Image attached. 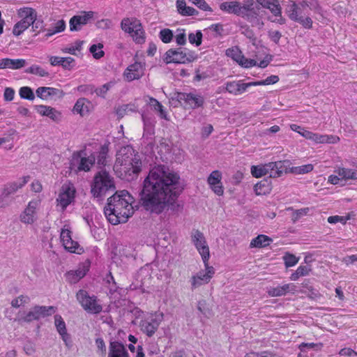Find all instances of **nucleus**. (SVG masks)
Instances as JSON below:
<instances>
[{
  "instance_id": "f257e3e1",
  "label": "nucleus",
  "mask_w": 357,
  "mask_h": 357,
  "mask_svg": "<svg viewBox=\"0 0 357 357\" xmlns=\"http://www.w3.org/2000/svg\"><path fill=\"white\" fill-rule=\"evenodd\" d=\"M183 190L179 174L169 167L159 165L153 167L143 182L140 202L145 210L155 214L174 206Z\"/></svg>"
},
{
  "instance_id": "f03ea898",
  "label": "nucleus",
  "mask_w": 357,
  "mask_h": 357,
  "mask_svg": "<svg viewBox=\"0 0 357 357\" xmlns=\"http://www.w3.org/2000/svg\"><path fill=\"white\" fill-rule=\"evenodd\" d=\"M132 203L133 197L127 190L116 192L108 198L104 208L108 221L114 225L127 222L134 213Z\"/></svg>"
},
{
  "instance_id": "7ed1b4c3",
  "label": "nucleus",
  "mask_w": 357,
  "mask_h": 357,
  "mask_svg": "<svg viewBox=\"0 0 357 357\" xmlns=\"http://www.w3.org/2000/svg\"><path fill=\"white\" fill-rule=\"evenodd\" d=\"M142 167L141 156L131 146H123L117 152L114 169L119 177L128 181L136 179Z\"/></svg>"
},
{
  "instance_id": "20e7f679",
  "label": "nucleus",
  "mask_w": 357,
  "mask_h": 357,
  "mask_svg": "<svg viewBox=\"0 0 357 357\" xmlns=\"http://www.w3.org/2000/svg\"><path fill=\"white\" fill-rule=\"evenodd\" d=\"M114 190V178L107 172L101 170L96 174L91 184V193L93 197L102 199L107 192Z\"/></svg>"
},
{
  "instance_id": "39448f33",
  "label": "nucleus",
  "mask_w": 357,
  "mask_h": 357,
  "mask_svg": "<svg viewBox=\"0 0 357 357\" xmlns=\"http://www.w3.org/2000/svg\"><path fill=\"white\" fill-rule=\"evenodd\" d=\"M56 308L54 306L34 305L27 312H18L15 321L20 324L31 323L38 321L56 312Z\"/></svg>"
},
{
  "instance_id": "423d86ee",
  "label": "nucleus",
  "mask_w": 357,
  "mask_h": 357,
  "mask_svg": "<svg viewBox=\"0 0 357 357\" xmlns=\"http://www.w3.org/2000/svg\"><path fill=\"white\" fill-rule=\"evenodd\" d=\"M195 53L187 49L178 47L168 50L164 55V62L167 64L171 63H186L195 60Z\"/></svg>"
},
{
  "instance_id": "0eeeda50",
  "label": "nucleus",
  "mask_w": 357,
  "mask_h": 357,
  "mask_svg": "<svg viewBox=\"0 0 357 357\" xmlns=\"http://www.w3.org/2000/svg\"><path fill=\"white\" fill-rule=\"evenodd\" d=\"M18 15L22 20L16 23L13 27V33L20 36L36 20V12L31 8H23L18 10Z\"/></svg>"
},
{
  "instance_id": "6e6552de",
  "label": "nucleus",
  "mask_w": 357,
  "mask_h": 357,
  "mask_svg": "<svg viewBox=\"0 0 357 357\" xmlns=\"http://www.w3.org/2000/svg\"><path fill=\"white\" fill-rule=\"evenodd\" d=\"M121 27L126 33H128L136 43L142 44L144 42V31L139 20L124 18L121 21Z\"/></svg>"
},
{
  "instance_id": "1a4fd4ad",
  "label": "nucleus",
  "mask_w": 357,
  "mask_h": 357,
  "mask_svg": "<svg viewBox=\"0 0 357 357\" xmlns=\"http://www.w3.org/2000/svg\"><path fill=\"white\" fill-rule=\"evenodd\" d=\"M77 299L88 313L98 314L102 310V307L98 303L95 296H89L85 290L80 289L76 295Z\"/></svg>"
},
{
  "instance_id": "9d476101",
  "label": "nucleus",
  "mask_w": 357,
  "mask_h": 357,
  "mask_svg": "<svg viewBox=\"0 0 357 357\" xmlns=\"http://www.w3.org/2000/svg\"><path fill=\"white\" fill-rule=\"evenodd\" d=\"M176 99L185 109H191L203 107L205 102L201 94L194 93H178Z\"/></svg>"
},
{
  "instance_id": "9b49d317",
  "label": "nucleus",
  "mask_w": 357,
  "mask_h": 357,
  "mask_svg": "<svg viewBox=\"0 0 357 357\" xmlns=\"http://www.w3.org/2000/svg\"><path fill=\"white\" fill-rule=\"evenodd\" d=\"M82 151L74 153L70 161V168L75 172H88L94 165L96 157L93 155L85 157L82 156Z\"/></svg>"
},
{
  "instance_id": "f8f14e48",
  "label": "nucleus",
  "mask_w": 357,
  "mask_h": 357,
  "mask_svg": "<svg viewBox=\"0 0 357 357\" xmlns=\"http://www.w3.org/2000/svg\"><path fill=\"white\" fill-rule=\"evenodd\" d=\"M204 264L205 270L199 271L196 275L191 278L190 282L192 290L204 284H208L215 274V269L213 266L208 265V261L204 262Z\"/></svg>"
},
{
  "instance_id": "ddd939ff",
  "label": "nucleus",
  "mask_w": 357,
  "mask_h": 357,
  "mask_svg": "<svg viewBox=\"0 0 357 357\" xmlns=\"http://www.w3.org/2000/svg\"><path fill=\"white\" fill-rule=\"evenodd\" d=\"M192 242L202 256L203 262L209 260L210 251L206 241L202 232L194 230L191 234Z\"/></svg>"
},
{
  "instance_id": "4468645a",
  "label": "nucleus",
  "mask_w": 357,
  "mask_h": 357,
  "mask_svg": "<svg viewBox=\"0 0 357 357\" xmlns=\"http://www.w3.org/2000/svg\"><path fill=\"white\" fill-rule=\"evenodd\" d=\"M162 319V313L151 315V317L141 321V331L149 337L153 336L155 331L158 330Z\"/></svg>"
},
{
  "instance_id": "2eb2a0df",
  "label": "nucleus",
  "mask_w": 357,
  "mask_h": 357,
  "mask_svg": "<svg viewBox=\"0 0 357 357\" xmlns=\"http://www.w3.org/2000/svg\"><path fill=\"white\" fill-rule=\"evenodd\" d=\"M75 192V188L73 185H63L61 187L56 202L63 211L74 201Z\"/></svg>"
},
{
  "instance_id": "dca6fc26",
  "label": "nucleus",
  "mask_w": 357,
  "mask_h": 357,
  "mask_svg": "<svg viewBox=\"0 0 357 357\" xmlns=\"http://www.w3.org/2000/svg\"><path fill=\"white\" fill-rule=\"evenodd\" d=\"M40 204V202L38 199L30 201L20 215V221L24 224H33L36 220V210Z\"/></svg>"
},
{
  "instance_id": "f3484780",
  "label": "nucleus",
  "mask_w": 357,
  "mask_h": 357,
  "mask_svg": "<svg viewBox=\"0 0 357 357\" xmlns=\"http://www.w3.org/2000/svg\"><path fill=\"white\" fill-rule=\"evenodd\" d=\"M90 263L85 262L79 264L76 270L68 271L65 276L66 280L70 284H75L83 278L89 271Z\"/></svg>"
},
{
  "instance_id": "a211bd4d",
  "label": "nucleus",
  "mask_w": 357,
  "mask_h": 357,
  "mask_svg": "<svg viewBox=\"0 0 357 357\" xmlns=\"http://www.w3.org/2000/svg\"><path fill=\"white\" fill-rule=\"evenodd\" d=\"M302 136L305 139H310L316 143L335 144L340 140V138L335 135H320L303 130Z\"/></svg>"
},
{
  "instance_id": "6ab92c4d",
  "label": "nucleus",
  "mask_w": 357,
  "mask_h": 357,
  "mask_svg": "<svg viewBox=\"0 0 357 357\" xmlns=\"http://www.w3.org/2000/svg\"><path fill=\"white\" fill-rule=\"evenodd\" d=\"M250 86H253L252 82L245 83L243 80H238L225 83L226 91L234 96L243 94Z\"/></svg>"
},
{
  "instance_id": "aec40b11",
  "label": "nucleus",
  "mask_w": 357,
  "mask_h": 357,
  "mask_svg": "<svg viewBox=\"0 0 357 357\" xmlns=\"http://www.w3.org/2000/svg\"><path fill=\"white\" fill-rule=\"evenodd\" d=\"M222 173L218 170L213 171L207 178V182L211 190L218 196L224 193V188L221 182Z\"/></svg>"
},
{
  "instance_id": "412c9836",
  "label": "nucleus",
  "mask_w": 357,
  "mask_h": 357,
  "mask_svg": "<svg viewBox=\"0 0 357 357\" xmlns=\"http://www.w3.org/2000/svg\"><path fill=\"white\" fill-rule=\"evenodd\" d=\"M93 17V12H84L82 15H75L69 22L70 30L71 31H77L81 30L82 26L88 23Z\"/></svg>"
},
{
  "instance_id": "4be33fe9",
  "label": "nucleus",
  "mask_w": 357,
  "mask_h": 357,
  "mask_svg": "<svg viewBox=\"0 0 357 357\" xmlns=\"http://www.w3.org/2000/svg\"><path fill=\"white\" fill-rule=\"evenodd\" d=\"M143 66L141 63L135 62L130 65L124 72L126 80L131 82L139 79L143 75Z\"/></svg>"
},
{
  "instance_id": "5701e85b",
  "label": "nucleus",
  "mask_w": 357,
  "mask_h": 357,
  "mask_svg": "<svg viewBox=\"0 0 357 357\" xmlns=\"http://www.w3.org/2000/svg\"><path fill=\"white\" fill-rule=\"evenodd\" d=\"M30 176H26L22 177V182H10L6 184L3 188L1 196L7 197L15 194L19 189L22 188L29 181Z\"/></svg>"
},
{
  "instance_id": "b1692460",
  "label": "nucleus",
  "mask_w": 357,
  "mask_h": 357,
  "mask_svg": "<svg viewBox=\"0 0 357 357\" xmlns=\"http://www.w3.org/2000/svg\"><path fill=\"white\" fill-rule=\"evenodd\" d=\"M267 176L269 178H278L285 171L284 162H271L266 164Z\"/></svg>"
},
{
  "instance_id": "393cba45",
  "label": "nucleus",
  "mask_w": 357,
  "mask_h": 357,
  "mask_svg": "<svg viewBox=\"0 0 357 357\" xmlns=\"http://www.w3.org/2000/svg\"><path fill=\"white\" fill-rule=\"evenodd\" d=\"M296 291V286L294 284H285L275 287H271L268 289L267 293L270 296L279 297L286 295L289 292L294 293Z\"/></svg>"
},
{
  "instance_id": "a878e982",
  "label": "nucleus",
  "mask_w": 357,
  "mask_h": 357,
  "mask_svg": "<svg viewBox=\"0 0 357 357\" xmlns=\"http://www.w3.org/2000/svg\"><path fill=\"white\" fill-rule=\"evenodd\" d=\"M107 357H130L124 345L118 341L110 342Z\"/></svg>"
},
{
  "instance_id": "bb28decb",
  "label": "nucleus",
  "mask_w": 357,
  "mask_h": 357,
  "mask_svg": "<svg viewBox=\"0 0 357 357\" xmlns=\"http://www.w3.org/2000/svg\"><path fill=\"white\" fill-rule=\"evenodd\" d=\"M50 64L53 66H61L65 70H70L75 66V59L72 57H59L51 56L49 57Z\"/></svg>"
},
{
  "instance_id": "cd10ccee",
  "label": "nucleus",
  "mask_w": 357,
  "mask_h": 357,
  "mask_svg": "<svg viewBox=\"0 0 357 357\" xmlns=\"http://www.w3.org/2000/svg\"><path fill=\"white\" fill-rule=\"evenodd\" d=\"M36 109L40 115L47 116L54 121H59L61 120V113L52 107L42 105H36Z\"/></svg>"
},
{
  "instance_id": "c85d7f7f",
  "label": "nucleus",
  "mask_w": 357,
  "mask_h": 357,
  "mask_svg": "<svg viewBox=\"0 0 357 357\" xmlns=\"http://www.w3.org/2000/svg\"><path fill=\"white\" fill-rule=\"evenodd\" d=\"M91 108V102L84 98H81L77 100L74 106V111L83 116L89 114Z\"/></svg>"
},
{
  "instance_id": "c756f323",
  "label": "nucleus",
  "mask_w": 357,
  "mask_h": 357,
  "mask_svg": "<svg viewBox=\"0 0 357 357\" xmlns=\"http://www.w3.org/2000/svg\"><path fill=\"white\" fill-rule=\"evenodd\" d=\"M220 8L222 11L233 13L238 16H240L241 14L240 3L238 1L223 2L220 5Z\"/></svg>"
},
{
  "instance_id": "7c9ffc66",
  "label": "nucleus",
  "mask_w": 357,
  "mask_h": 357,
  "mask_svg": "<svg viewBox=\"0 0 357 357\" xmlns=\"http://www.w3.org/2000/svg\"><path fill=\"white\" fill-rule=\"evenodd\" d=\"M54 323L56 330L61 335L62 340L66 342V340L69 339V335L67 333L66 324L61 315L56 314L54 316Z\"/></svg>"
},
{
  "instance_id": "2f4dec72",
  "label": "nucleus",
  "mask_w": 357,
  "mask_h": 357,
  "mask_svg": "<svg viewBox=\"0 0 357 357\" xmlns=\"http://www.w3.org/2000/svg\"><path fill=\"white\" fill-rule=\"evenodd\" d=\"M59 91V90L55 88L40 86L36 89V93L38 98L47 100L50 97L57 95Z\"/></svg>"
},
{
  "instance_id": "473e14b6",
  "label": "nucleus",
  "mask_w": 357,
  "mask_h": 357,
  "mask_svg": "<svg viewBox=\"0 0 357 357\" xmlns=\"http://www.w3.org/2000/svg\"><path fill=\"white\" fill-rule=\"evenodd\" d=\"M335 172L342 178L344 180H356L357 181V170L347 169L344 167H338L335 170Z\"/></svg>"
},
{
  "instance_id": "72a5a7b5",
  "label": "nucleus",
  "mask_w": 357,
  "mask_h": 357,
  "mask_svg": "<svg viewBox=\"0 0 357 357\" xmlns=\"http://www.w3.org/2000/svg\"><path fill=\"white\" fill-rule=\"evenodd\" d=\"M294 10L290 15H289V17L295 22L300 23L304 28L305 29H311L312 27V20L310 17H298L297 13V10L294 7Z\"/></svg>"
},
{
  "instance_id": "f704fd0d",
  "label": "nucleus",
  "mask_w": 357,
  "mask_h": 357,
  "mask_svg": "<svg viewBox=\"0 0 357 357\" xmlns=\"http://www.w3.org/2000/svg\"><path fill=\"white\" fill-rule=\"evenodd\" d=\"M272 242V239L268 236L259 234L253 238L250 244V248H264Z\"/></svg>"
},
{
  "instance_id": "c9c22d12",
  "label": "nucleus",
  "mask_w": 357,
  "mask_h": 357,
  "mask_svg": "<svg viewBox=\"0 0 357 357\" xmlns=\"http://www.w3.org/2000/svg\"><path fill=\"white\" fill-rule=\"evenodd\" d=\"M271 190V183L266 179L258 182L255 185V192L257 195L268 194L270 192Z\"/></svg>"
},
{
  "instance_id": "e433bc0d",
  "label": "nucleus",
  "mask_w": 357,
  "mask_h": 357,
  "mask_svg": "<svg viewBox=\"0 0 357 357\" xmlns=\"http://www.w3.org/2000/svg\"><path fill=\"white\" fill-rule=\"evenodd\" d=\"M226 55L229 57H231L238 64L240 63V61L243 59V55L241 54V52L237 47H234L227 50Z\"/></svg>"
},
{
  "instance_id": "4c0bfd02",
  "label": "nucleus",
  "mask_w": 357,
  "mask_h": 357,
  "mask_svg": "<svg viewBox=\"0 0 357 357\" xmlns=\"http://www.w3.org/2000/svg\"><path fill=\"white\" fill-rule=\"evenodd\" d=\"M25 72L26 73L38 75L40 77H47L49 76V73L46 71L45 69L41 68L37 65H32L29 68H27Z\"/></svg>"
},
{
  "instance_id": "58836bf2",
  "label": "nucleus",
  "mask_w": 357,
  "mask_h": 357,
  "mask_svg": "<svg viewBox=\"0 0 357 357\" xmlns=\"http://www.w3.org/2000/svg\"><path fill=\"white\" fill-rule=\"evenodd\" d=\"M158 37L162 43H169L174 38V33L171 29L165 28L160 31Z\"/></svg>"
},
{
  "instance_id": "ea45409f",
  "label": "nucleus",
  "mask_w": 357,
  "mask_h": 357,
  "mask_svg": "<svg viewBox=\"0 0 357 357\" xmlns=\"http://www.w3.org/2000/svg\"><path fill=\"white\" fill-rule=\"evenodd\" d=\"M63 246L66 250L70 252L80 254L83 250L82 248L79 247L78 243L74 241L72 238L70 241L66 242L63 244Z\"/></svg>"
},
{
  "instance_id": "a19ab883",
  "label": "nucleus",
  "mask_w": 357,
  "mask_h": 357,
  "mask_svg": "<svg viewBox=\"0 0 357 357\" xmlns=\"http://www.w3.org/2000/svg\"><path fill=\"white\" fill-rule=\"evenodd\" d=\"M301 6L303 10H305L306 8H309L310 10H314L318 13H321V7L316 0H312L310 1H303L301 2Z\"/></svg>"
},
{
  "instance_id": "79ce46f5",
  "label": "nucleus",
  "mask_w": 357,
  "mask_h": 357,
  "mask_svg": "<svg viewBox=\"0 0 357 357\" xmlns=\"http://www.w3.org/2000/svg\"><path fill=\"white\" fill-rule=\"evenodd\" d=\"M323 347L322 343H305L302 342L298 345V349L301 352H306L308 349H314L315 351H319Z\"/></svg>"
},
{
  "instance_id": "37998d69",
  "label": "nucleus",
  "mask_w": 357,
  "mask_h": 357,
  "mask_svg": "<svg viewBox=\"0 0 357 357\" xmlns=\"http://www.w3.org/2000/svg\"><path fill=\"white\" fill-rule=\"evenodd\" d=\"M19 95L21 98L29 100H33L35 95L33 90L29 86H22L19 90Z\"/></svg>"
},
{
  "instance_id": "c03bdc74",
  "label": "nucleus",
  "mask_w": 357,
  "mask_h": 357,
  "mask_svg": "<svg viewBox=\"0 0 357 357\" xmlns=\"http://www.w3.org/2000/svg\"><path fill=\"white\" fill-rule=\"evenodd\" d=\"M65 28H66L65 22L63 20H59L56 22L54 27L52 29H47V32L45 36L47 38H49L56 33L63 31L65 29Z\"/></svg>"
},
{
  "instance_id": "a18cd8bd",
  "label": "nucleus",
  "mask_w": 357,
  "mask_h": 357,
  "mask_svg": "<svg viewBox=\"0 0 357 357\" xmlns=\"http://www.w3.org/2000/svg\"><path fill=\"white\" fill-rule=\"evenodd\" d=\"M251 173L252 175L255 178H260L263 176H266V164L261 165H257V166H252L251 167Z\"/></svg>"
},
{
  "instance_id": "49530a36",
  "label": "nucleus",
  "mask_w": 357,
  "mask_h": 357,
  "mask_svg": "<svg viewBox=\"0 0 357 357\" xmlns=\"http://www.w3.org/2000/svg\"><path fill=\"white\" fill-rule=\"evenodd\" d=\"M313 165L312 164L304 165L298 167H293L291 172L295 174H304L309 173L313 170Z\"/></svg>"
},
{
  "instance_id": "de8ad7c7",
  "label": "nucleus",
  "mask_w": 357,
  "mask_h": 357,
  "mask_svg": "<svg viewBox=\"0 0 357 357\" xmlns=\"http://www.w3.org/2000/svg\"><path fill=\"white\" fill-rule=\"evenodd\" d=\"M30 298L28 296L20 295L12 300L10 305L15 308H18L22 305L29 303Z\"/></svg>"
},
{
  "instance_id": "09e8293b",
  "label": "nucleus",
  "mask_w": 357,
  "mask_h": 357,
  "mask_svg": "<svg viewBox=\"0 0 357 357\" xmlns=\"http://www.w3.org/2000/svg\"><path fill=\"white\" fill-rule=\"evenodd\" d=\"M102 47L103 45L101 43H98V45H92L90 47L89 51L95 59H99L105 54V52L102 50Z\"/></svg>"
},
{
  "instance_id": "8fccbe9b",
  "label": "nucleus",
  "mask_w": 357,
  "mask_h": 357,
  "mask_svg": "<svg viewBox=\"0 0 357 357\" xmlns=\"http://www.w3.org/2000/svg\"><path fill=\"white\" fill-rule=\"evenodd\" d=\"M279 77L277 75H271L264 80L252 82L253 86L269 85L277 83Z\"/></svg>"
},
{
  "instance_id": "3c124183",
  "label": "nucleus",
  "mask_w": 357,
  "mask_h": 357,
  "mask_svg": "<svg viewBox=\"0 0 357 357\" xmlns=\"http://www.w3.org/2000/svg\"><path fill=\"white\" fill-rule=\"evenodd\" d=\"M108 149L107 147L102 146L97 156V162L100 165L105 166L107 165Z\"/></svg>"
},
{
  "instance_id": "603ef678",
  "label": "nucleus",
  "mask_w": 357,
  "mask_h": 357,
  "mask_svg": "<svg viewBox=\"0 0 357 357\" xmlns=\"http://www.w3.org/2000/svg\"><path fill=\"white\" fill-rule=\"evenodd\" d=\"M188 40L191 44H195L196 46H199L202 41V33L201 31H197L196 33H190L188 35Z\"/></svg>"
},
{
  "instance_id": "864d4df0",
  "label": "nucleus",
  "mask_w": 357,
  "mask_h": 357,
  "mask_svg": "<svg viewBox=\"0 0 357 357\" xmlns=\"http://www.w3.org/2000/svg\"><path fill=\"white\" fill-rule=\"evenodd\" d=\"M114 82H109L103 84L100 88H94V93H96L98 96L105 97L107 92L114 86Z\"/></svg>"
},
{
  "instance_id": "5fc2aeb1",
  "label": "nucleus",
  "mask_w": 357,
  "mask_h": 357,
  "mask_svg": "<svg viewBox=\"0 0 357 357\" xmlns=\"http://www.w3.org/2000/svg\"><path fill=\"white\" fill-rule=\"evenodd\" d=\"M83 42L81 40H77L74 45L62 49V52L68 53L75 55V52L81 50Z\"/></svg>"
},
{
  "instance_id": "6e6d98bb",
  "label": "nucleus",
  "mask_w": 357,
  "mask_h": 357,
  "mask_svg": "<svg viewBox=\"0 0 357 357\" xmlns=\"http://www.w3.org/2000/svg\"><path fill=\"white\" fill-rule=\"evenodd\" d=\"M284 264L286 267H291L296 265L298 261V258L295 255L289 253H287L284 257Z\"/></svg>"
},
{
  "instance_id": "4d7b16f0",
  "label": "nucleus",
  "mask_w": 357,
  "mask_h": 357,
  "mask_svg": "<svg viewBox=\"0 0 357 357\" xmlns=\"http://www.w3.org/2000/svg\"><path fill=\"white\" fill-rule=\"evenodd\" d=\"M259 7L256 6V8L253 9L252 11H248L244 13L243 15H240L241 17L246 19L248 22H252L253 20L257 19L259 16Z\"/></svg>"
},
{
  "instance_id": "13d9d810",
  "label": "nucleus",
  "mask_w": 357,
  "mask_h": 357,
  "mask_svg": "<svg viewBox=\"0 0 357 357\" xmlns=\"http://www.w3.org/2000/svg\"><path fill=\"white\" fill-rule=\"evenodd\" d=\"M269 7L266 8L267 9H269L270 11L275 16H280L282 14V8L280 6L279 1L278 2H270L269 3Z\"/></svg>"
},
{
  "instance_id": "bf43d9fd",
  "label": "nucleus",
  "mask_w": 357,
  "mask_h": 357,
  "mask_svg": "<svg viewBox=\"0 0 357 357\" xmlns=\"http://www.w3.org/2000/svg\"><path fill=\"white\" fill-rule=\"evenodd\" d=\"M350 219L349 215L347 216H339L333 215L328 218V222L331 224H335L337 222H341L344 225L348 220Z\"/></svg>"
},
{
  "instance_id": "052dcab7",
  "label": "nucleus",
  "mask_w": 357,
  "mask_h": 357,
  "mask_svg": "<svg viewBox=\"0 0 357 357\" xmlns=\"http://www.w3.org/2000/svg\"><path fill=\"white\" fill-rule=\"evenodd\" d=\"M26 62L24 59H10V69H20L25 66Z\"/></svg>"
},
{
  "instance_id": "680f3d73",
  "label": "nucleus",
  "mask_w": 357,
  "mask_h": 357,
  "mask_svg": "<svg viewBox=\"0 0 357 357\" xmlns=\"http://www.w3.org/2000/svg\"><path fill=\"white\" fill-rule=\"evenodd\" d=\"M310 211L309 208H303L296 210L293 213L292 220L294 222L298 221L301 217L306 215Z\"/></svg>"
},
{
  "instance_id": "e2e57ef3",
  "label": "nucleus",
  "mask_w": 357,
  "mask_h": 357,
  "mask_svg": "<svg viewBox=\"0 0 357 357\" xmlns=\"http://www.w3.org/2000/svg\"><path fill=\"white\" fill-rule=\"evenodd\" d=\"M254 5H255V2L253 0H248L245 2V3H244L243 6H241L240 4V8H241L240 15H243L246 12L252 11L253 9L256 8V7H255Z\"/></svg>"
},
{
  "instance_id": "0e129e2a",
  "label": "nucleus",
  "mask_w": 357,
  "mask_h": 357,
  "mask_svg": "<svg viewBox=\"0 0 357 357\" xmlns=\"http://www.w3.org/2000/svg\"><path fill=\"white\" fill-rule=\"evenodd\" d=\"M208 29L215 33L214 37L222 36L224 31L222 24L219 23L213 24L211 25Z\"/></svg>"
},
{
  "instance_id": "69168bd1",
  "label": "nucleus",
  "mask_w": 357,
  "mask_h": 357,
  "mask_svg": "<svg viewBox=\"0 0 357 357\" xmlns=\"http://www.w3.org/2000/svg\"><path fill=\"white\" fill-rule=\"evenodd\" d=\"M77 91L86 94H93L94 93V86L91 84H83L77 86Z\"/></svg>"
},
{
  "instance_id": "338daca9",
  "label": "nucleus",
  "mask_w": 357,
  "mask_h": 357,
  "mask_svg": "<svg viewBox=\"0 0 357 357\" xmlns=\"http://www.w3.org/2000/svg\"><path fill=\"white\" fill-rule=\"evenodd\" d=\"M95 342L98 348V352L105 355L106 354V345L104 340L102 337H97Z\"/></svg>"
},
{
  "instance_id": "774afa93",
  "label": "nucleus",
  "mask_w": 357,
  "mask_h": 357,
  "mask_svg": "<svg viewBox=\"0 0 357 357\" xmlns=\"http://www.w3.org/2000/svg\"><path fill=\"white\" fill-rule=\"evenodd\" d=\"M274 356L268 351L255 352L251 351L248 353L245 357H273Z\"/></svg>"
}]
</instances>
